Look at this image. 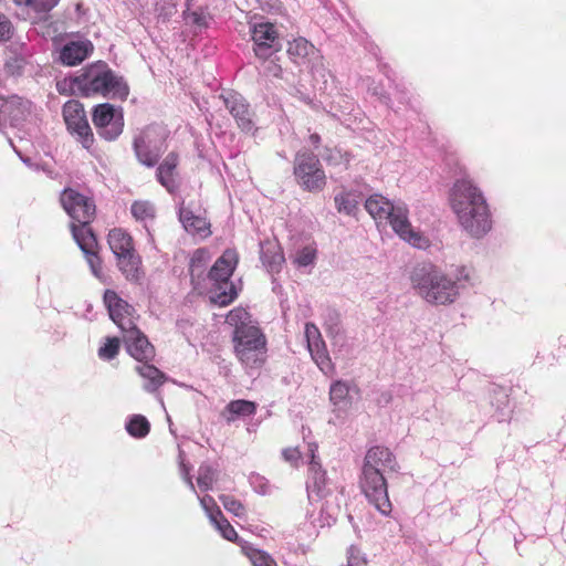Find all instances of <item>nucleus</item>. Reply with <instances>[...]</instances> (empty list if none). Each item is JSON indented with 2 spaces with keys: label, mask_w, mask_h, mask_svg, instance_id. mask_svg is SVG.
Segmentation results:
<instances>
[{
  "label": "nucleus",
  "mask_w": 566,
  "mask_h": 566,
  "mask_svg": "<svg viewBox=\"0 0 566 566\" xmlns=\"http://www.w3.org/2000/svg\"><path fill=\"white\" fill-rule=\"evenodd\" d=\"M449 200L459 224L469 235L479 239L491 230L489 205L472 179H458L451 188Z\"/></svg>",
  "instance_id": "nucleus-1"
},
{
  "label": "nucleus",
  "mask_w": 566,
  "mask_h": 566,
  "mask_svg": "<svg viewBox=\"0 0 566 566\" xmlns=\"http://www.w3.org/2000/svg\"><path fill=\"white\" fill-rule=\"evenodd\" d=\"M226 323L233 328V352L245 369H258L266 360V337L242 307L231 310Z\"/></svg>",
  "instance_id": "nucleus-2"
},
{
  "label": "nucleus",
  "mask_w": 566,
  "mask_h": 566,
  "mask_svg": "<svg viewBox=\"0 0 566 566\" xmlns=\"http://www.w3.org/2000/svg\"><path fill=\"white\" fill-rule=\"evenodd\" d=\"M465 269L458 274L446 273L433 264L416 266L410 275L411 286L426 303L434 306H448L457 302L461 292V279H468Z\"/></svg>",
  "instance_id": "nucleus-3"
},
{
  "label": "nucleus",
  "mask_w": 566,
  "mask_h": 566,
  "mask_svg": "<svg viewBox=\"0 0 566 566\" xmlns=\"http://www.w3.org/2000/svg\"><path fill=\"white\" fill-rule=\"evenodd\" d=\"M365 209L377 223H389L395 233L410 245L417 249H427L430 245L429 238L412 228L403 203L395 205L380 195H374L366 200Z\"/></svg>",
  "instance_id": "nucleus-4"
},
{
  "label": "nucleus",
  "mask_w": 566,
  "mask_h": 566,
  "mask_svg": "<svg viewBox=\"0 0 566 566\" xmlns=\"http://www.w3.org/2000/svg\"><path fill=\"white\" fill-rule=\"evenodd\" d=\"M317 444L308 443V471L306 480V490L308 500L313 502H323L321 511L326 513V523L335 521L340 511V504L337 493L340 491L338 486L327 478L326 471L323 469L319 459L316 455Z\"/></svg>",
  "instance_id": "nucleus-5"
},
{
  "label": "nucleus",
  "mask_w": 566,
  "mask_h": 566,
  "mask_svg": "<svg viewBox=\"0 0 566 566\" xmlns=\"http://www.w3.org/2000/svg\"><path fill=\"white\" fill-rule=\"evenodd\" d=\"M80 96L125 99L129 90L122 76L113 72L104 62L93 63L81 71L76 81Z\"/></svg>",
  "instance_id": "nucleus-6"
},
{
  "label": "nucleus",
  "mask_w": 566,
  "mask_h": 566,
  "mask_svg": "<svg viewBox=\"0 0 566 566\" xmlns=\"http://www.w3.org/2000/svg\"><path fill=\"white\" fill-rule=\"evenodd\" d=\"M238 263V254L234 250H226L216 261L209 272V280L213 282L216 291L211 294V301L220 306L229 305L238 295L234 285L229 282Z\"/></svg>",
  "instance_id": "nucleus-7"
},
{
  "label": "nucleus",
  "mask_w": 566,
  "mask_h": 566,
  "mask_svg": "<svg viewBox=\"0 0 566 566\" xmlns=\"http://www.w3.org/2000/svg\"><path fill=\"white\" fill-rule=\"evenodd\" d=\"M294 175L297 182L308 191H319L326 184V175L317 156L306 150L295 155Z\"/></svg>",
  "instance_id": "nucleus-8"
},
{
  "label": "nucleus",
  "mask_w": 566,
  "mask_h": 566,
  "mask_svg": "<svg viewBox=\"0 0 566 566\" xmlns=\"http://www.w3.org/2000/svg\"><path fill=\"white\" fill-rule=\"evenodd\" d=\"M164 129L150 126L147 127L134 142V150L140 164L153 167L165 151Z\"/></svg>",
  "instance_id": "nucleus-9"
},
{
  "label": "nucleus",
  "mask_w": 566,
  "mask_h": 566,
  "mask_svg": "<svg viewBox=\"0 0 566 566\" xmlns=\"http://www.w3.org/2000/svg\"><path fill=\"white\" fill-rule=\"evenodd\" d=\"M360 486L368 501L382 515L390 514L391 503L388 496L386 475L363 468Z\"/></svg>",
  "instance_id": "nucleus-10"
},
{
  "label": "nucleus",
  "mask_w": 566,
  "mask_h": 566,
  "mask_svg": "<svg viewBox=\"0 0 566 566\" xmlns=\"http://www.w3.org/2000/svg\"><path fill=\"white\" fill-rule=\"evenodd\" d=\"M63 118L69 132L76 137L85 149L90 150L94 143V136L83 105L77 101L66 102L63 106Z\"/></svg>",
  "instance_id": "nucleus-11"
},
{
  "label": "nucleus",
  "mask_w": 566,
  "mask_h": 566,
  "mask_svg": "<svg viewBox=\"0 0 566 566\" xmlns=\"http://www.w3.org/2000/svg\"><path fill=\"white\" fill-rule=\"evenodd\" d=\"M93 123L102 138L115 140L123 133V112L112 104H99L93 111Z\"/></svg>",
  "instance_id": "nucleus-12"
},
{
  "label": "nucleus",
  "mask_w": 566,
  "mask_h": 566,
  "mask_svg": "<svg viewBox=\"0 0 566 566\" xmlns=\"http://www.w3.org/2000/svg\"><path fill=\"white\" fill-rule=\"evenodd\" d=\"M60 201L73 222L91 223L94 219V201L78 191L71 188L64 189L61 193Z\"/></svg>",
  "instance_id": "nucleus-13"
},
{
  "label": "nucleus",
  "mask_w": 566,
  "mask_h": 566,
  "mask_svg": "<svg viewBox=\"0 0 566 566\" xmlns=\"http://www.w3.org/2000/svg\"><path fill=\"white\" fill-rule=\"evenodd\" d=\"M253 51L256 57L269 60L282 48L277 30L270 22L256 23L252 30Z\"/></svg>",
  "instance_id": "nucleus-14"
},
{
  "label": "nucleus",
  "mask_w": 566,
  "mask_h": 566,
  "mask_svg": "<svg viewBox=\"0 0 566 566\" xmlns=\"http://www.w3.org/2000/svg\"><path fill=\"white\" fill-rule=\"evenodd\" d=\"M104 303L107 306L109 317L123 333L136 326L135 310L114 291L107 290L105 292Z\"/></svg>",
  "instance_id": "nucleus-15"
},
{
  "label": "nucleus",
  "mask_w": 566,
  "mask_h": 566,
  "mask_svg": "<svg viewBox=\"0 0 566 566\" xmlns=\"http://www.w3.org/2000/svg\"><path fill=\"white\" fill-rule=\"evenodd\" d=\"M371 471H377L382 475L397 472L399 469L395 454L386 447L376 446L370 448L364 459V465Z\"/></svg>",
  "instance_id": "nucleus-16"
},
{
  "label": "nucleus",
  "mask_w": 566,
  "mask_h": 566,
  "mask_svg": "<svg viewBox=\"0 0 566 566\" xmlns=\"http://www.w3.org/2000/svg\"><path fill=\"white\" fill-rule=\"evenodd\" d=\"M199 502L210 522L214 525L218 532L223 538L235 542L238 539V533L229 521L223 516L214 499L210 495L198 496Z\"/></svg>",
  "instance_id": "nucleus-17"
},
{
  "label": "nucleus",
  "mask_w": 566,
  "mask_h": 566,
  "mask_svg": "<svg viewBox=\"0 0 566 566\" xmlns=\"http://www.w3.org/2000/svg\"><path fill=\"white\" fill-rule=\"evenodd\" d=\"M124 343L128 354L138 361H148L155 356V348L148 338L134 326L123 333Z\"/></svg>",
  "instance_id": "nucleus-18"
},
{
  "label": "nucleus",
  "mask_w": 566,
  "mask_h": 566,
  "mask_svg": "<svg viewBox=\"0 0 566 566\" xmlns=\"http://www.w3.org/2000/svg\"><path fill=\"white\" fill-rule=\"evenodd\" d=\"M221 97L223 98L227 109L234 117L238 126L244 132H251L253 129V122L245 99L240 94L233 92L222 95Z\"/></svg>",
  "instance_id": "nucleus-19"
},
{
  "label": "nucleus",
  "mask_w": 566,
  "mask_h": 566,
  "mask_svg": "<svg viewBox=\"0 0 566 566\" xmlns=\"http://www.w3.org/2000/svg\"><path fill=\"white\" fill-rule=\"evenodd\" d=\"M93 52V44L85 41H71L60 51V60L64 65L74 66L82 63Z\"/></svg>",
  "instance_id": "nucleus-20"
},
{
  "label": "nucleus",
  "mask_w": 566,
  "mask_h": 566,
  "mask_svg": "<svg viewBox=\"0 0 566 566\" xmlns=\"http://www.w3.org/2000/svg\"><path fill=\"white\" fill-rule=\"evenodd\" d=\"M32 111V103L19 96H12L2 103L1 113L9 117L13 124L23 120Z\"/></svg>",
  "instance_id": "nucleus-21"
},
{
  "label": "nucleus",
  "mask_w": 566,
  "mask_h": 566,
  "mask_svg": "<svg viewBox=\"0 0 566 566\" xmlns=\"http://www.w3.org/2000/svg\"><path fill=\"white\" fill-rule=\"evenodd\" d=\"M177 165L178 156L175 153H170L166 156L164 161L157 169L158 181L169 191H174L177 187Z\"/></svg>",
  "instance_id": "nucleus-22"
},
{
  "label": "nucleus",
  "mask_w": 566,
  "mask_h": 566,
  "mask_svg": "<svg viewBox=\"0 0 566 566\" xmlns=\"http://www.w3.org/2000/svg\"><path fill=\"white\" fill-rule=\"evenodd\" d=\"M179 220L185 230L192 234H200L207 237L210 234L209 223L203 217L196 216L188 208L181 207L179 209Z\"/></svg>",
  "instance_id": "nucleus-23"
},
{
  "label": "nucleus",
  "mask_w": 566,
  "mask_h": 566,
  "mask_svg": "<svg viewBox=\"0 0 566 566\" xmlns=\"http://www.w3.org/2000/svg\"><path fill=\"white\" fill-rule=\"evenodd\" d=\"M116 259L120 272L125 275L127 280L133 282H137L140 280L143 275L140 269L142 261L136 251L118 255L116 256Z\"/></svg>",
  "instance_id": "nucleus-24"
},
{
  "label": "nucleus",
  "mask_w": 566,
  "mask_h": 566,
  "mask_svg": "<svg viewBox=\"0 0 566 566\" xmlns=\"http://www.w3.org/2000/svg\"><path fill=\"white\" fill-rule=\"evenodd\" d=\"M287 53L295 63L303 64L311 61L317 51L305 38H297L289 43Z\"/></svg>",
  "instance_id": "nucleus-25"
},
{
  "label": "nucleus",
  "mask_w": 566,
  "mask_h": 566,
  "mask_svg": "<svg viewBox=\"0 0 566 566\" xmlns=\"http://www.w3.org/2000/svg\"><path fill=\"white\" fill-rule=\"evenodd\" d=\"M71 229L74 240L84 253H90L96 248L97 242L90 223L72 222Z\"/></svg>",
  "instance_id": "nucleus-26"
},
{
  "label": "nucleus",
  "mask_w": 566,
  "mask_h": 566,
  "mask_svg": "<svg viewBox=\"0 0 566 566\" xmlns=\"http://www.w3.org/2000/svg\"><path fill=\"white\" fill-rule=\"evenodd\" d=\"M261 260L272 273L280 272L283 263L285 262V258L280 245L271 242L261 247Z\"/></svg>",
  "instance_id": "nucleus-27"
},
{
  "label": "nucleus",
  "mask_w": 566,
  "mask_h": 566,
  "mask_svg": "<svg viewBox=\"0 0 566 566\" xmlns=\"http://www.w3.org/2000/svg\"><path fill=\"white\" fill-rule=\"evenodd\" d=\"M107 241L115 256L135 251L132 237L120 228L111 230Z\"/></svg>",
  "instance_id": "nucleus-28"
},
{
  "label": "nucleus",
  "mask_w": 566,
  "mask_h": 566,
  "mask_svg": "<svg viewBox=\"0 0 566 566\" xmlns=\"http://www.w3.org/2000/svg\"><path fill=\"white\" fill-rule=\"evenodd\" d=\"M136 371L146 380L145 390L153 392L157 390L166 380V376L154 365H138Z\"/></svg>",
  "instance_id": "nucleus-29"
},
{
  "label": "nucleus",
  "mask_w": 566,
  "mask_h": 566,
  "mask_svg": "<svg viewBox=\"0 0 566 566\" xmlns=\"http://www.w3.org/2000/svg\"><path fill=\"white\" fill-rule=\"evenodd\" d=\"M256 406L249 400H233L229 402L222 412L227 422H232L239 417L251 416L255 412Z\"/></svg>",
  "instance_id": "nucleus-30"
},
{
  "label": "nucleus",
  "mask_w": 566,
  "mask_h": 566,
  "mask_svg": "<svg viewBox=\"0 0 566 566\" xmlns=\"http://www.w3.org/2000/svg\"><path fill=\"white\" fill-rule=\"evenodd\" d=\"M329 398L335 407L344 409L349 405V386L347 382L337 380L332 384Z\"/></svg>",
  "instance_id": "nucleus-31"
},
{
  "label": "nucleus",
  "mask_w": 566,
  "mask_h": 566,
  "mask_svg": "<svg viewBox=\"0 0 566 566\" xmlns=\"http://www.w3.org/2000/svg\"><path fill=\"white\" fill-rule=\"evenodd\" d=\"M127 432L134 438H144L149 433L150 424L142 415L132 416L126 422Z\"/></svg>",
  "instance_id": "nucleus-32"
},
{
  "label": "nucleus",
  "mask_w": 566,
  "mask_h": 566,
  "mask_svg": "<svg viewBox=\"0 0 566 566\" xmlns=\"http://www.w3.org/2000/svg\"><path fill=\"white\" fill-rule=\"evenodd\" d=\"M242 549L252 566H277L275 559L264 551L249 546H243Z\"/></svg>",
  "instance_id": "nucleus-33"
},
{
  "label": "nucleus",
  "mask_w": 566,
  "mask_h": 566,
  "mask_svg": "<svg viewBox=\"0 0 566 566\" xmlns=\"http://www.w3.org/2000/svg\"><path fill=\"white\" fill-rule=\"evenodd\" d=\"M308 350L313 360L325 375L333 373L334 367L326 350L325 344L308 348Z\"/></svg>",
  "instance_id": "nucleus-34"
},
{
  "label": "nucleus",
  "mask_w": 566,
  "mask_h": 566,
  "mask_svg": "<svg viewBox=\"0 0 566 566\" xmlns=\"http://www.w3.org/2000/svg\"><path fill=\"white\" fill-rule=\"evenodd\" d=\"M338 212L354 216L358 209V199L355 193L342 192L335 197Z\"/></svg>",
  "instance_id": "nucleus-35"
},
{
  "label": "nucleus",
  "mask_w": 566,
  "mask_h": 566,
  "mask_svg": "<svg viewBox=\"0 0 566 566\" xmlns=\"http://www.w3.org/2000/svg\"><path fill=\"white\" fill-rule=\"evenodd\" d=\"M130 212L137 221H147L155 218L156 209L148 200H137L133 202Z\"/></svg>",
  "instance_id": "nucleus-36"
},
{
  "label": "nucleus",
  "mask_w": 566,
  "mask_h": 566,
  "mask_svg": "<svg viewBox=\"0 0 566 566\" xmlns=\"http://www.w3.org/2000/svg\"><path fill=\"white\" fill-rule=\"evenodd\" d=\"M217 478V471L207 463H203L198 469L197 483L201 491H209L212 489Z\"/></svg>",
  "instance_id": "nucleus-37"
},
{
  "label": "nucleus",
  "mask_w": 566,
  "mask_h": 566,
  "mask_svg": "<svg viewBox=\"0 0 566 566\" xmlns=\"http://www.w3.org/2000/svg\"><path fill=\"white\" fill-rule=\"evenodd\" d=\"M316 253V248L313 244H308L297 250L292 256V261L297 268H305L314 263Z\"/></svg>",
  "instance_id": "nucleus-38"
},
{
  "label": "nucleus",
  "mask_w": 566,
  "mask_h": 566,
  "mask_svg": "<svg viewBox=\"0 0 566 566\" xmlns=\"http://www.w3.org/2000/svg\"><path fill=\"white\" fill-rule=\"evenodd\" d=\"M208 261H209V253L207 250H205V249L196 250L191 256L190 265H189V271H190L191 276L192 277L200 276L201 273L203 272V269H205L206 264L208 263Z\"/></svg>",
  "instance_id": "nucleus-39"
},
{
  "label": "nucleus",
  "mask_w": 566,
  "mask_h": 566,
  "mask_svg": "<svg viewBox=\"0 0 566 566\" xmlns=\"http://www.w3.org/2000/svg\"><path fill=\"white\" fill-rule=\"evenodd\" d=\"M219 500L228 512L232 513L234 516L239 518L245 517L247 510L239 500L228 494L219 495Z\"/></svg>",
  "instance_id": "nucleus-40"
},
{
  "label": "nucleus",
  "mask_w": 566,
  "mask_h": 566,
  "mask_svg": "<svg viewBox=\"0 0 566 566\" xmlns=\"http://www.w3.org/2000/svg\"><path fill=\"white\" fill-rule=\"evenodd\" d=\"M18 6H25L38 13H45L52 10L60 0H13Z\"/></svg>",
  "instance_id": "nucleus-41"
},
{
  "label": "nucleus",
  "mask_w": 566,
  "mask_h": 566,
  "mask_svg": "<svg viewBox=\"0 0 566 566\" xmlns=\"http://www.w3.org/2000/svg\"><path fill=\"white\" fill-rule=\"evenodd\" d=\"M184 18L187 23L195 25L198 29L207 28L210 20V15L201 8L193 11H185Z\"/></svg>",
  "instance_id": "nucleus-42"
},
{
  "label": "nucleus",
  "mask_w": 566,
  "mask_h": 566,
  "mask_svg": "<svg viewBox=\"0 0 566 566\" xmlns=\"http://www.w3.org/2000/svg\"><path fill=\"white\" fill-rule=\"evenodd\" d=\"M324 160L332 166H344L346 167L349 158L348 155L342 151L339 148H326L325 153L322 154Z\"/></svg>",
  "instance_id": "nucleus-43"
},
{
  "label": "nucleus",
  "mask_w": 566,
  "mask_h": 566,
  "mask_svg": "<svg viewBox=\"0 0 566 566\" xmlns=\"http://www.w3.org/2000/svg\"><path fill=\"white\" fill-rule=\"evenodd\" d=\"M118 349H119L118 338H116V337L107 338L106 343L99 347L98 356L102 359L111 360L118 354Z\"/></svg>",
  "instance_id": "nucleus-44"
},
{
  "label": "nucleus",
  "mask_w": 566,
  "mask_h": 566,
  "mask_svg": "<svg viewBox=\"0 0 566 566\" xmlns=\"http://www.w3.org/2000/svg\"><path fill=\"white\" fill-rule=\"evenodd\" d=\"M304 333L307 342V348L324 344L321 332L315 324L306 323Z\"/></svg>",
  "instance_id": "nucleus-45"
},
{
  "label": "nucleus",
  "mask_w": 566,
  "mask_h": 566,
  "mask_svg": "<svg viewBox=\"0 0 566 566\" xmlns=\"http://www.w3.org/2000/svg\"><path fill=\"white\" fill-rule=\"evenodd\" d=\"M77 75L71 78H64L56 83V90L60 94L69 95H80V87L76 83Z\"/></svg>",
  "instance_id": "nucleus-46"
},
{
  "label": "nucleus",
  "mask_w": 566,
  "mask_h": 566,
  "mask_svg": "<svg viewBox=\"0 0 566 566\" xmlns=\"http://www.w3.org/2000/svg\"><path fill=\"white\" fill-rule=\"evenodd\" d=\"M263 73L266 76H273L276 78L283 77V70L274 60H263Z\"/></svg>",
  "instance_id": "nucleus-47"
},
{
  "label": "nucleus",
  "mask_w": 566,
  "mask_h": 566,
  "mask_svg": "<svg viewBox=\"0 0 566 566\" xmlns=\"http://www.w3.org/2000/svg\"><path fill=\"white\" fill-rule=\"evenodd\" d=\"M250 484L259 494L265 495L269 493L270 485L268 481L259 474H252L250 476Z\"/></svg>",
  "instance_id": "nucleus-48"
},
{
  "label": "nucleus",
  "mask_w": 566,
  "mask_h": 566,
  "mask_svg": "<svg viewBox=\"0 0 566 566\" xmlns=\"http://www.w3.org/2000/svg\"><path fill=\"white\" fill-rule=\"evenodd\" d=\"M12 32V24L9 19L0 13V42L10 39Z\"/></svg>",
  "instance_id": "nucleus-49"
},
{
  "label": "nucleus",
  "mask_w": 566,
  "mask_h": 566,
  "mask_svg": "<svg viewBox=\"0 0 566 566\" xmlns=\"http://www.w3.org/2000/svg\"><path fill=\"white\" fill-rule=\"evenodd\" d=\"M86 255L87 262L93 274L96 277H101V261L99 258L95 253V249L90 253H84Z\"/></svg>",
  "instance_id": "nucleus-50"
},
{
  "label": "nucleus",
  "mask_w": 566,
  "mask_h": 566,
  "mask_svg": "<svg viewBox=\"0 0 566 566\" xmlns=\"http://www.w3.org/2000/svg\"><path fill=\"white\" fill-rule=\"evenodd\" d=\"M282 455L285 461L294 464L301 459V452L297 448H286L283 450Z\"/></svg>",
  "instance_id": "nucleus-51"
},
{
  "label": "nucleus",
  "mask_w": 566,
  "mask_h": 566,
  "mask_svg": "<svg viewBox=\"0 0 566 566\" xmlns=\"http://www.w3.org/2000/svg\"><path fill=\"white\" fill-rule=\"evenodd\" d=\"M180 472L184 481L188 484L190 490L196 493L195 484L189 473L190 469L184 463V460L180 461Z\"/></svg>",
  "instance_id": "nucleus-52"
},
{
  "label": "nucleus",
  "mask_w": 566,
  "mask_h": 566,
  "mask_svg": "<svg viewBox=\"0 0 566 566\" xmlns=\"http://www.w3.org/2000/svg\"><path fill=\"white\" fill-rule=\"evenodd\" d=\"M391 399H392V395L389 391H384L380 394V396L377 400V403L380 406H386L391 401Z\"/></svg>",
  "instance_id": "nucleus-53"
},
{
  "label": "nucleus",
  "mask_w": 566,
  "mask_h": 566,
  "mask_svg": "<svg viewBox=\"0 0 566 566\" xmlns=\"http://www.w3.org/2000/svg\"><path fill=\"white\" fill-rule=\"evenodd\" d=\"M310 142H311V144H312L314 147H317V145H318V144H319V142H321V137H319V135H317V134H312V135L310 136Z\"/></svg>",
  "instance_id": "nucleus-54"
},
{
  "label": "nucleus",
  "mask_w": 566,
  "mask_h": 566,
  "mask_svg": "<svg viewBox=\"0 0 566 566\" xmlns=\"http://www.w3.org/2000/svg\"><path fill=\"white\" fill-rule=\"evenodd\" d=\"M167 419H168V422H169V431H171V432H172L171 420H170V418H169V417H167Z\"/></svg>",
  "instance_id": "nucleus-55"
}]
</instances>
